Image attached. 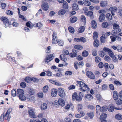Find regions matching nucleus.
I'll list each match as a JSON object with an SVG mask.
<instances>
[{
	"label": "nucleus",
	"instance_id": "bb28decb",
	"mask_svg": "<svg viewBox=\"0 0 122 122\" xmlns=\"http://www.w3.org/2000/svg\"><path fill=\"white\" fill-rule=\"evenodd\" d=\"M47 105L46 103H44L41 105V110H45L47 108Z\"/></svg>",
	"mask_w": 122,
	"mask_h": 122
},
{
	"label": "nucleus",
	"instance_id": "2f4dec72",
	"mask_svg": "<svg viewBox=\"0 0 122 122\" xmlns=\"http://www.w3.org/2000/svg\"><path fill=\"white\" fill-rule=\"evenodd\" d=\"M74 47L76 49L79 50H81L83 48V47L82 46L79 45H77L74 46Z\"/></svg>",
	"mask_w": 122,
	"mask_h": 122
},
{
	"label": "nucleus",
	"instance_id": "a211bd4d",
	"mask_svg": "<svg viewBox=\"0 0 122 122\" xmlns=\"http://www.w3.org/2000/svg\"><path fill=\"white\" fill-rule=\"evenodd\" d=\"M108 107L107 106H104L101 107L100 111L102 112H106L107 110Z\"/></svg>",
	"mask_w": 122,
	"mask_h": 122
},
{
	"label": "nucleus",
	"instance_id": "680f3d73",
	"mask_svg": "<svg viewBox=\"0 0 122 122\" xmlns=\"http://www.w3.org/2000/svg\"><path fill=\"white\" fill-rule=\"evenodd\" d=\"M7 14L8 15H12L13 14V12L11 11L10 10H7L6 12Z\"/></svg>",
	"mask_w": 122,
	"mask_h": 122
},
{
	"label": "nucleus",
	"instance_id": "3c124183",
	"mask_svg": "<svg viewBox=\"0 0 122 122\" xmlns=\"http://www.w3.org/2000/svg\"><path fill=\"white\" fill-rule=\"evenodd\" d=\"M117 50L119 52H121L122 51V47L120 46H117Z\"/></svg>",
	"mask_w": 122,
	"mask_h": 122
},
{
	"label": "nucleus",
	"instance_id": "09e8293b",
	"mask_svg": "<svg viewBox=\"0 0 122 122\" xmlns=\"http://www.w3.org/2000/svg\"><path fill=\"white\" fill-rule=\"evenodd\" d=\"M58 39H57V38H55L54 40L53 39L52 40V42L53 44H55L57 43L58 41Z\"/></svg>",
	"mask_w": 122,
	"mask_h": 122
},
{
	"label": "nucleus",
	"instance_id": "f704fd0d",
	"mask_svg": "<svg viewBox=\"0 0 122 122\" xmlns=\"http://www.w3.org/2000/svg\"><path fill=\"white\" fill-rule=\"evenodd\" d=\"M88 55V52L86 51H84L82 52V55L84 57H87Z\"/></svg>",
	"mask_w": 122,
	"mask_h": 122
},
{
	"label": "nucleus",
	"instance_id": "c756f323",
	"mask_svg": "<svg viewBox=\"0 0 122 122\" xmlns=\"http://www.w3.org/2000/svg\"><path fill=\"white\" fill-rule=\"evenodd\" d=\"M82 105L81 104H79L77 106V108L78 111L79 112H80L81 111V109L82 108Z\"/></svg>",
	"mask_w": 122,
	"mask_h": 122
},
{
	"label": "nucleus",
	"instance_id": "864d4df0",
	"mask_svg": "<svg viewBox=\"0 0 122 122\" xmlns=\"http://www.w3.org/2000/svg\"><path fill=\"white\" fill-rule=\"evenodd\" d=\"M101 107L99 105H97L96 106V109L97 110V113L99 111H100V109Z\"/></svg>",
	"mask_w": 122,
	"mask_h": 122
},
{
	"label": "nucleus",
	"instance_id": "473e14b6",
	"mask_svg": "<svg viewBox=\"0 0 122 122\" xmlns=\"http://www.w3.org/2000/svg\"><path fill=\"white\" fill-rule=\"evenodd\" d=\"M107 4L106 1H102L100 3L101 6L102 7H105L107 5Z\"/></svg>",
	"mask_w": 122,
	"mask_h": 122
},
{
	"label": "nucleus",
	"instance_id": "f3484780",
	"mask_svg": "<svg viewBox=\"0 0 122 122\" xmlns=\"http://www.w3.org/2000/svg\"><path fill=\"white\" fill-rule=\"evenodd\" d=\"M77 20V18L76 16L72 17L70 19V22L74 23L76 22Z\"/></svg>",
	"mask_w": 122,
	"mask_h": 122
},
{
	"label": "nucleus",
	"instance_id": "774afa93",
	"mask_svg": "<svg viewBox=\"0 0 122 122\" xmlns=\"http://www.w3.org/2000/svg\"><path fill=\"white\" fill-rule=\"evenodd\" d=\"M122 103V100L120 99H119L117 101V104L118 105H120Z\"/></svg>",
	"mask_w": 122,
	"mask_h": 122
},
{
	"label": "nucleus",
	"instance_id": "5701e85b",
	"mask_svg": "<svg viewBox=\"0 0 122 122\" xmlns=\"http://www.w3.org/2000/svg\"><path fill=\"white\" fill-rule=\"evenodd\" d=\"M63 8L65 9H67L68 8V3L66 1H64L63 2Z\"/></svg>",
	"mask_w": 122,
	"mask_h": 122
},
{
	"label": "nucleus",
	"instance_id": "603ef678",
	"mask_svg": "<svg viewBox=\"0 0 122 122\" xmlns=\"http://www.w3.org/2000/svg\"><path fill=\"white\" fill-rule=\"evenodd\" d=\"M48 86H44L43 88V92H47L48 91Z\"/></svg>",
	"mask_w": 122,
	"mask_h": 122
},
{
	"label": "nucleus",
	"instance_id": "69168bd1",
	"mask_svg": "<svg viewBox=\"0 0 122 122\" xmlns=\"http://www.w3.org/2000/svg\"><path fill=\"white\" fill-rule=\"evenodd\" d=\"M81 18L82 21L83 22H85L86 18L83 15H82L81 16Z\"/></svg>",
	"mask_w": 122,
	"mask_h": 122
},
{
	"label": "nucleus",
	"instance_id": "0eeeda50",
	"mask_svg": "<svg viewBox=\"0 0 122 122\" xmlns=\"http://www.w3.org/2000/svg\"><path fill=\"white\" fill-rule=\"evenodd\" d=\"M72 53H70L69 54V56L71 57L74 58L76 57L77 55L78 51L76 50L73 49Z\"/></svg>",
	"mask_w": 122,
	"mask_h": 122
},
{
	"label": "nucleus",
	"instance_id": "052dcab7",
	"mask_svg": "<svg viewBox=\"0 0 122 122\" xmlns=\"http://www.w3.org/2000/svg\"><path fill=\"white\" fill-rule=\"evenodd\" d=\"M26 86V84L25 82H22L20 84V86L22 88H25Z\"/></svg>",
	"mask_w": 122,
	"mask_h": 122
},
{
	"label": "nucleus",
	"instance_id": "13d9d810",
	"mask_svg": "<svg viewBox=\"0 0 122 122\" xmlns=\"http://www.w3.org/2000/svg\"><path fill=\"white\" fill-rule=\"evenodd\" d=\"M30 78L29 77H25V81L27 83L29 82H30Z\"/></svg>",
	"mask_w": 122,
	"mask_h": 122
},
{
	"label": "nucleus",
	"instance_id": "de8ad7c7",
	"mask_svg": "<svg viewBox=\"0 0 122 122\" xmlns=\"http://www.w3.org/2000/svg\"><path fill=\"white\" fill-rule=\"evenodd\" d=\"M117 9V8L116 7H110L109 9V10L115 12Z\"/></svg>",
	"mask_w": 122,
	"mask_h": 122
},
{
	"label": "nucleus",
	"instance_id": "a18cd8bd",
	"mask_svg": "<svg viewBox=\"0 0 122 122\" xmlns=\"http://www.w3.org/2000/svg\"><path fill=\"white\" fill-rule=\"evenodd\" d=\"M31 80L32 81L35 82H37L39 81V79H38L34 77H32L31 78Z\"/></svg>",
	"mask_w": 122,
	"mask_h": 122
},
{
	"label": "nucleus",
	"instance_id": "2eb2a0df",
	"mask_svg": "<svg viewBox=\"0 0 122 122\" xmlns=\"http://www.w3.org/2000/svg\"><path fill=\"white\" fill-rule=\"evenodd\" d=\"M91 26L93 29H95L97 27V24L96 22L94 20H92L91 22Z\"/></svg>",
	"mask_w": 122,
	"mask_h": 122
},
{
	"label": "nucleus",
	"instance_id": "4be33fe9",
	"mask_svg": "<svg viewBox=\"0 0 122 122\" xmlns=\"http://www.w3.org/2000/svg\"><path fill=\"white\" fill-rule=\"evenodd\" d=\"M87 15L88 16H89L91 19H93L94 18V16L93 15V12L92 11H88Z\"/></svg>",
	"mask_w": 122,
	"mask_h": 122
},
{
	"label": "nucleus",
	"instance_id": "9d476101",
	"mask_svg": "<svg viewBox=\"0 0 122 122\" xmlns=\"http://www.w3.org/2000/svg\"><path fill=\"white\" fill-rule=\"evenodd\" d=\"M85 99L87 101H91L93 99V97L92 95L88 94H86L85 96Z\"/></svg>",
	"mask_w": 122,
	"mask_h": 122
},
{
	"label": "nucleus",
	"instance_id": "49530a36",
	"mask_svg": "<svg viewBox=\"0 0 122 122\" xmlns=\"http://www.w3.org/2000/svg\"><path fill=\"white\" fill-rule=\"evenodd\" d=\"M111 50L107 47H104L103 49V51L105 52H107L108 53L111 51Z\"/></svg>",
	"mask_w": 122,
	"mask_h": 122
},
{
	"label": "nucleus",
	"instance_id": "4468645a",
	"mask_svg": "<svg viewBox=\"0 0 122 122\" xmlns=\"http://www.w3.org/2000/svg\"><path fill=\"white\" fill-rule=\"evenodd\" d=\"M59 104L62 107H63L65 105L64 101L62 98H59Z\"/></svg>",
	"mask_w": 122,
	"mask_h": 122
},
{
	"label": "nucleus",
	"instance_id": "4c0bfd02",
	"mask_svg": "<svg viewBox=\"0 0 122 122\" xmlns=\"http://www.w3.org/2000/svg\"><path fill=\"white\" fill-rule=\"evenodd\" d=\"M95 96L97 99L99 101H100L102 99V96L99 94H96L95 95Z\"/></svg>",
	"mask_w": 122,
	"mask_h": 122
},
{
	"label": "nucleus",
	"instance_id": "412c9836",
	"mask_svg": "<svg viewBox=\"0 0 122 122\" xmlns=\"http://www.w3.org/2000/svg\"><path fill=\"white\" fill-rule=\"evenodd\" d=\"M105 18V15L104 14L100 15L99 18V21L100 22L103 21Z\"/></svg>",
	"mask_w": 122,
	"mask_h": 122
},
{
	"label": "nucleus",
	"instance_id": "393cba45",
	"mask_svg": "<svg viewBox=\"0 0 122 122\" xmlns=\"http://www.w3.org/2000/svg\"><path fill=\"white\" fill-rule=\"evenodd\" d=\"M66 12V11L64 9H62L59 11L58 14L59 15H62L65 14Z\"/></svg>",
	"mask_w": 122,
	"mask_h": 122
},
{
	"label": "nucleus",
	"instance_id": "7c9ffc66",
	"mask_svg": "<svg viewBox=\"0 0 122 122\" xmlns=\"http://www.w3.org/2000/svg\"><path fill=\"white\" fill-rule=\"evenodd\" d=\"M108 23L106 22H103L102 24V26L103 28H106L108 26Z\"/></svg>",
	"mask_w": 122,
	"mask_h": 122
},
{
	"label": "nucleus",
	"instance_id": "6e6d98bb",
	"mask_svg": "<svg viewBox=\"0 0 122 122\" xmlns=\"http://www.w3.org/2000/svg\"><path fill=\"white\" fill-rule=\"evenodd\" d=\"M29 100H30L31 102L33 101V102L35 100V97H33L32 96H30L29 97Z\"/></svg>",
	"mask_w": 122,
	"mask_h": 122
},
{
	"label": "nucleus",
	"instance_id": "0e129e2a",
	"mask_svg": "<svg viewBox=\"0 0 122 122\" xmlns=\"http://www.w3.org/2000/svg\"><path fill=\"white\" fill-rule=\"evenodd\" d=\"M108 53L110 56L112 58H113V56L114 55L113 52L112 50H111V51L110 52Z\"/></svg>",
	"mask_w": 122,
	"mask_h": 122
},
{
	"label": "nucleus",
	"instance_id": "72a5a7b5",
	"mask_svg": "<svg viewBox=\"0 0 122 122\" xmlns=\"http://www.w3.org/2000/svg\"><path fill=\"white\" fill-rule=\"evenodd\" d=\"M113 57V58H112L113 59V61L115 62H118V55H114Z\"/></svg>",
	"mask_w": 122,
	"mask_h": 122
},
{
	"label": "nucleus",
	"instance_id": "c03bdc74",
	"mask_svg": "<svg viewBox=\"0 0 122 122\" xmlns=\"http://www.w3.org/2000/svg\"><path fill=\"white\" fill-rule=\"evenodd\" d=\"M74 31L75 30L71 26H69V32L72 33H73Z\"/></svg>",
	"mask_w": 122,
	"mask_h": 122
},
{
	"label": "nucleus",
	"instance_id": "c9c22d12",
	"mask_svg": "<svg viewBox=\"0 0 122 122\" xmlns=\"http://www.w3.org/2000/svg\"><path fill=\"white\" fill-rule=\"evenodd\" d=\"M85 30V28L83 26H81L79 29V33H81L83 32Z\"/></svg>",
	"mask_w": 122,
	"mask_h": 122
},
{
	"label": "nucleus",
	"instance_id": "37998d69",
	"mask_svg": "<svg viewBox=\"0 0 122 122\" xmlns=\"http://www.w3.org/2000/svg\"><path fill=\"white\" fill-rule=\"evenodd\" d=\"M59 95L61 97H64L65 95V92H59Z\"/></svg>",
	"mask_w": 122,
	"mask_h": 122
},
{
	"label": "nucleus",
	"instance_id": "6e6552de",
	"mask_svg": "<svg viewBox=\"0 0 122 122\" xmlns=\"http://www.w3.org/2000/svg\"><path fill=\"white\" fill-rule=\"evenodd\" d=\"M28 112L29 116L31 118H34L36 117L35 113L33 109H29L28 111Z\"/></svg>",
	"mask_w": 122,
	"mask_h": 122
},
{
	"label": "nucleus",
	"instance_id": "338daca9",
	"mask_svg": "<svg viewBox=\"0 0 122 122\" xmlns=\"http://www.w3.org/2000/svg\"><path fill=\"white\" fill-rule=\"evenodd\" d=\"M112 25L114 28L117 29L119 27V25L115 23L113 24Z\"/></svg>",
	"mask_w": 122,
	"mask_h": 122
},
{
	"label": "nucleus",
	"instance_id": "bf43d9fd",
	"mask_svg": "<svg viewBox=\"0 0 122 122\" xmlns=\"http://www.w3.org/2000/svg\"><path fill=\"white\" fill-rule=\"evenodd\" d=\"M85 2V5L87 6H89L91 5V3L90 1H87V0H83Z\"/></svg>",
	"mask_w": 122,
	"mask_h": 122
},
{
	"label": "nucleus",
	"instance_id": "a878e982",
	"mask_svg": "<svg viewBox=\"0 0 122 122\" xmlns=\"http://www.w3.org/2000/svg\"><path fill=\"white\" fill-rule=\"evenodd\" d=\"M99 41L97 39L95 40L94 41V46L96 47H97L99 45Z\"/></svg>",
	"mask_w": 122,
	"mask_h": 122
},
{
	"label": "nucleus",
	"instance_id": "6ab92c4d",
	"mask_svg": "<svg viewBox=\"0 0 122 122\" xmlns=\"http://www.w3.org/2000/svg\"><path fill=\"white\" fill-rule=\"evenodd\" d=\"M107 117V114L105 113H102L100 116V119L101 120H104Z\"/></svg>",
	"mask_w": 122,
	"mask_h": 122
},
{
	"label": "nucleus",
	"instance_id": "ea45409f",
	"mask_svg": "<svg viewBox=\"0 0 122 122\" xmlns=\"http://www.w3.org/2000/svg\"><path fill=\"white\" fill-rule=\"evenodd\" d=\"M57 43H58V45L60 46H63L64 44V42L63 41L60 40H58V41Z\"/></svg>",
	"mask_w": 122,
	"mask_h": 122
},
{
	"label": "nucleus",
	"instance_id": "8fccbe9b",
	"mask_svg": "<svg viewBox=\"0 0 122 122\" xmlns=\"http://www.w3.org/2000/svg\"><path fill=\"white\" fill-rule=\"evenodd\" d=\"M100 56L102 57H103L105 55V54L103 51H100L99 53Z\"/></svg>",
	"mask_w": 122,
	"mask_h": 122
},
{
	"label": "nucleus",
	"instance_id": "5fc2aeb1",
	"mask_svg": "<svg viewBox=\"0 0 122 122\" xmlns=\"http://www.w3.org/2000/svg\"><path fill=\"white\" fill-rule=\"evenodd\" d=\"M105 60L106 61H109L111 60V59L109 56H106L105 57Z\"/></svg>",
	"mask_w": 122,
	"mask_h": 122
},
{
	"label": "nucleus",
	"instance_id": "cd10ccee",
	"mask_svg": "<svg viewBox=\"0 0 122 122\" xmlns=\"http://www.w3.org/2000/svg\"><path fill=\"white\" fill-rule=\"evenodd\" d=\"M113 97L114 99L116 100L118 98V95L117 92H113Z\"/></svg>",
	"mask_w": 122,
	"mask_h": 122
},
{
	"label": "nucleus",
	"instance_id": "20e7f679",
	"mask_svg": "<svg viewBox=\"0 0 122 122\" xmlns=\"http://www.w3.org/2000/svg\"><path fill=\"white\" fill-rule=\"evenodd\" d=\"M72 99L73 100L76 99L77 101H81L82 98L77 95L76 92H75L72 95Z\"/></svg>",
	"mask_w": 122,
	"mask_h": 122
},
{
	"label": "nucleus",
	"instance_id": "58836bf2",
	"mask_svg": "<svg viewBox=\"0 0 122 122\" xmlns=\"http://www.w3.org/2000/svg\"><path fill=\"white\" fill-rule=\"evenodd\" d=\"M65 55L63 54H62L60 55V57L62 61H66V59H65Z\"/></svg>",
	"mask_w": 122,
	"mask_h": 122
},
{
	"label": "nucleus",
	"instance_id": "1a4fd4ad",
	"mask_svg": "<svg viewBox=\"0 0 122 122\" xmlns=\"http://www.w3.org/2000/svg\"><path fill=\"white\" fill-rule=\"evenodd\" d=\"M86 75L90 78L94 79L95 76L90 71H88L86 73Z\"/></svg>",
	"mask_w": 122,
	"mask_h": 122
},
{
	"label": "nucleus",
	"instance_id": "423d86ee",
	"mask_svg": "<svg viewBox=\"0 0 122 122\" xmlns=\"http://www.w3.org/2000/svg\"><path fill=\"white\" fill-rule=\"evenodd\" d=\"M0 19L3 23L5 24V26L7 27L9 26V23L8 19L7 18L4 16H2L0 17Z\"/></svg>",
	"mask_w": 122,
	"mask_h": 122
},
{
	"label": "nucleus",
	"instance_id": "a19ab883",
	"mask_svg": "<svg viewBox=\"0 0 122 122\" xmlns=\"http://www.w3.org/2000/svg\"><path fill=\"white\" fill-rule=\"evenodd\" d=\"M37 95L39 98H41L43 97V94L42 92H41V93L39 92L38 93Z\"/></svg>",
	"mask_w": 122,
	"mask_h": 122
},
{
	"label": "nucleus",
	"instance_id": "e433bc0d",
	"mask_svg": "<svg viewBox=\"0 0 122 122\" xmlns=\"http://www.w3.org/2000/svg\"><path fill=\"white\" fill-rule=\"evenodd\" d=\"M97 33L96 32H95L93 34V38L94 39H95L98 37Z\"/></svg>",
	"mask_w": 122,
	"mask_h": 122
},
{
	"label": "nucleus",
	"instance_id": "ddd939ff",
	"mask_svg": "<svg viewBox=\"0 0 122 122\" xmlns=\"http://www.w3.org/2000/svg\"><path fill=\"white\" fill-rule=\"evenodd\" d=\"M75 40L77 42L81 41L83 42H86V40L84 37H82L80 38H75Z\"/></svg>",
	"mask_w": 122,
	"mask_h": 122
},
{
	"label": "nucleus",
	"instance_id": "f8f14e48",
	"mask_svg": "<svg viewBox=\"0 0 122 122\" xmlns=\"http://www.w3.org/2000/svg\"><path fill=\"white\" fill-rule=\"evenodd\" d=\"M108 111L110 112H113L114 109V107L113 104H110L108 107Z\"/></svg>",
	"mask_w": 122,
	"mask_h": 122
},
{
	"label": "nucleus",
	"instance_id": "79ce46f5",
	"mask_svg": "<svg viewBox=\"0 0 122 122\" xmlns=\"http://www.w3.org/2000/svg\"><path fill=\"white\" fill-rule=\"evenodd\" d=\"M106 38L105 37L101 36L100 38L101 42L102 43H104L105 42Z\"/></svg>",
	"mask_w": 122,
	"mask_h": 122
},
{
	"label": "nucleus",
	"instance_id": "4d7b16f0",
	"mask_svg": "<svg viewBox=\"0 0 122 122\" xmlns=\"http://www.w3.org/2000/svg\"><path fill=\"white\" fill-rule=\"evenodd\" d=\"M95 61L96 62H98L101 61L100 58L98 56L96 57L95 59Z\"/></svg>",
	"mask_w": 122,
	"mask_h": 122
},
{
	"label": "nucleus",
	"instance_id": "7ed1b4c3",
	"mask_svg": "<svg viewBox=\"0 0 122 122\" xmlns=\"http://www.w3.org/2000/svg\"><path fill=\"white\" fill-rule=\"evenodd\" d=\"M24 92H17V95L19 97L20 99L21 100H25L26 97L23 94Z\"/></svg>",
	"mask_w": 122,
	"mask_h": 122
},
{
	"label": "nucleus",
	"instance_id": "39448f33",
	"mask_svg": "<svg viewBox=\"0 0 122 122\" xmlns=\"http://www.w3.org/2000/svg\"><path fill=\"white\" fill-rule=\"evenodd\" d=\"M12 111V109L10 108H9L7 110L6 112L5 115V119L6 120H9L10 119V116L9 114Z\"/></svg>",
	"mask_w": 122,
	"mask_h": 122
},
{
	"label": "nucleus",
	"instance_id": "e2e57ef3",
	"mask_svg": "<svg viewBox=\"0 0 122 122\" xmlns=\"http://www.w3.org/2000/svg\"><path fill=\"white\" fill-rule=\"evenodd\" d=\"M52 37L53 39L54 40L55 38H57V34L56 33H55V32H53L52 34Z\"/></svg>",
	"mask_w": 122,
	"mask_h": 122
},
{
	"label": "nucleus",
	"instance_id": "aec40b11",
	"mask_svg": "<svg viewBox=\"0 0 122 122\" xmlns=\"http://www.w3.org/2000/svg\"><path fill=\"white\" fill-rule=\"evenodd\" d=\"M115 117V118L117 120H121L122 119V115L120 113L116 114Z\"/></svg>",
	"mask_w": 122,
	"mask_h": 122
},
{
	"label": "nucleus",
	"instance_id": "c85d7f7f",
	"mask_svg": "<svg viewBox=\"0 0 122 122\" xmlns=\"http://www.w3.org/2000/svg\"><path fill=\"white\" fill-rule=\"evenodd\" d=\"M106 16L108 20H111L112 18V15L109 13H107L106 15Z\"/></svg>",
	"mask_w": 122,
	"mask_h": 122
},
{
	"label": "nucleus",
	"instance_id": "b1692460",
	"mask_svg": "<svg viewBox=\"0 0 122 122\" xmlns=\"http://www.w3.org/2000/svg\"><path fill=\"white\" fill-rule=\"evenodd\" d=\"M87 115L90 119H92L94 117L93 112H90L87 113Z\"/></svg>",
	"mask_w": 122,
	"mask_h": 122
},
{
	"label": "nucleus",
	"instance_id": "f03ea898",
	"mask_svg": "<svg viewBox=\"0 0 122 122\" xmlns=\"http://www.w3.org/2000/svg\"><path fill=\"white\" fill-rule=\"evenodd\" d=\"M54 57L53 54H50L49 55H47L44 59V61L45 62L48 63L53 59Z\"/></svg>",
	"mask_w": 122,
	"mask_h": 122
},
{
	"label": "nucleus",
	"instance_id": "f257e3e1",
	"mask_svg": "<svg viewBox=\"0 0 122 122\" xmlns=\"http://www.w3.org/2000/svg\"><path fill=\"white\" fill-rule=\"evenodd\" d=\"M77 83L79 84L80 86L82 88H80V91L85 92L86 91H89L90 89L88 86L82 81H77Z\"/></svg>",
	"mask_w": 122,
	"mask_h": 122
},
{
	"label": "nucleus",
	"instance_id": "9b49d317",
	"mask_svg": "<svg viewBox=\"0 0 122 122\" xmlns=\"http://www.w3.org/2000/svg\"><path fill=\"white\" fill-rule=\"evenodd\" d=\"M42 9L45 11H47L49 8L48 5V3L46 2L43 3L42 4Z\"/></svg>",
	"mask_w": 122,
	"mask_h": 122
},
{
	"label": "nucleus",
	"instance_id": "dca6fc26",
	"mask_svg": "<svg viewBox=\"0 0 122 122\" xmlns=\"http://www.w3.org/2000/svg\"><path fill=\"white\" fill-rule=\"evenodd\" d=\"M72 10H77L79 9L78 5L76 3L73 4L72 5Z\"/></svg>",
	"mask_w": 122,
	"mask_h": 122
}]
</instances>
